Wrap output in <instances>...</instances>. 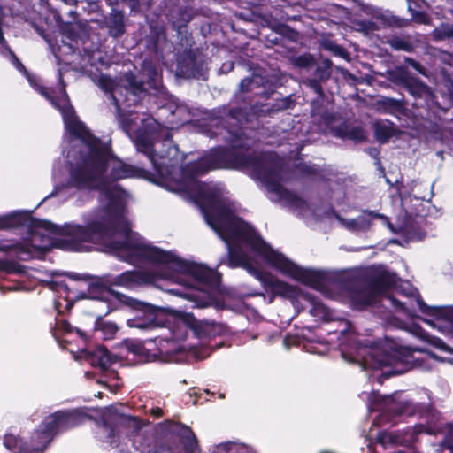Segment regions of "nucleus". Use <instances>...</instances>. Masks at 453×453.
<instances>
[{
	"label": "nucleus",
	"instance_id": "obj_25",
	"mask_svg": "<svg viewBox=\"0 0 453 453\" xmlns=\"http://www.w3.org/2000/svg\"><path fill=\"white\" fill-rule=\"evenodd\" d=\"M303 297L311 304V313L313 316L327 319L329 314L328 308L317 296L313 294L306 293Z\"/></svg>",
	"mask_w": 453,
	"mask_h": 453
},
{
	"label": "nucleus",
	"instance_id": "obj_20",
	"mask_svg": "<svg viewBox=\"0 0 453 453\" xmlns=\"http://www.w3.org/2000/svg\"><path fill=\"white\" fill-rule=\"evenodd\" d=\"M418 307L423 314L434 319H445L453 324V310L444 306H429L422 299L420 295L417 297Z\"/></svg>",
	"mask_w": 453,
	"mask_h": 453
},
{
	"label": "nucleus",
	"instance_id": "obj_50",
	"mask_svg": "<svg viewBox=\"0 0 453 453\" xmlns=\"http://www.w3.org/2000/svg\"><path fill=\"white\" fill-rule=\"evenodd\" d=\"M409 63H410V65H411L414 69H416L417 71H418V72H419V73H423V69H422L421 65H420L418 63L415 62L414 60H409Z\"/></svg>",
	"mask_w": 453,
	"mask_h": 453
},
{
	"label": "nucleus",
	"instance_id": "obj_22",
	"mask_svg": "<svg viewBox=\"0 0 453 453\" xmlns=\"http://www.w3.org/2000/svg\"><path fill=\"white\" fill-rule=\"evenodd\" d=\"M93 330L94 332H100L104 340H111L114 338L119 327L114 322L107 321L104 317L99 316L95 321Z\"/></svg>",
	"mask_w": 453,
	"mask_h": 453
},
{
	"label": "nucleus",
	"instance_id": "obj_39",
	"mask_svg": "<svg viewBox=\"0 0 453 453\" xmlns=\"http://www.w3.org/2000/svg\"><path fill=\"white\" fill-rule=\"evenodd\" d=\"M366 216L368 218L367 223L369 225H376L377 220H380V224H381V225L388 224L387 219L383 216L373 214V213H368Z\"/></svg>",
	"mask_w": 453,
	"mask_h": 453
},
{
	"label": "nucleus",
	"instance_id": "obj_8",
	"mask_svg": "<svg viewBox=\"0 0 453 453\" xmlns=\"http://www.w3.org/2000/svg\"><path fill=\"white\" fill-rule=\"evenodd\" d=\"M120 303L128 307L133 317L127 319V326L131 328L154 329L164 325L165 309L140 301L127 295H119Z\"/></svg>",
	"mask_w": 453,
	"mask_h": 453
},
{
	"label": "nucleus",
	"instance_id": "obj_37",
	"mask_svg": "<svg viewBox=\"0 0 453 453\" xmlns=\"http://www.w3.org/2000/svg\"><path fill=\"white\" fill-rule=\"evenodd\" d=\"M144 72H147L148 76V83L152 88H157L158 86V74L155 68L150 67L148 70L144 69Z\"/></svg>",
	"mask_w": 453,
	"mask_h": 453
},
{
	"label": "nucleus",
	"instance_id": "obj_33",
	"mask_svg": "<svg viewBox=\"0 0 453 453\" xmlns=\"http://www.w3.org/2000/svg\"><path fill=\"white\" fill-rule=\"evenodd\" d=\"M441 453H453V425L449 426L441 443Z\"/></svg>",
	"mask_w": 453,
	"mask_h": 453
},
{
	"label": "nucleus",
	"instance_id": "obj_43",
	"mask_svg": "<svg viewBox=\"0 0 453 453\" xmlns=\"http://www.w3.org/2000/svg\"><path fill=\"white\" fill-rule=\"evenodd\" d=\"M364 10L365 12L369 13V14H372L373 18H376V19H382V14L377 11V10H374L372 7L371 6H365L364 7Z\"/></svg>",
	"mask_w": 453,
	"mask_h": 453
},
{
	"label": "nucleus",
	"instance_id": "obj_59",
	"mask_svg": "<svg viewBox=\"0 0 453 453\" xmlns=\"http://www.w3.org/2000/svg\"><path fill=\"white\" fill-rule=\"evenodd\" d=\"M392 400V397L391 396H387L385 399H384V402L385 403H390Z\"/></svg>",
	"mask_w": 453,
	"mask_h": 453
},
{
	"label": "nucleus",
	"instance_id": "obj_41",
	"mask_svg": "<svg viewBox=\"0 0 453 453\" xmlns=\"http://www.w3.org/2000/svg\"><path fill=\"white\" fill-rule=\"evenodd\" d=\"M60 326H61V329L63 330V332L65 334H72L74 332V329H75V326H73L69 321H67L66 319H63L61 322H60Z\"/></svg>",
	"mask_w": 453,
	"mask_h": 453
},
{
	"label": "nucleus",
	"instance_id": "obj_15",
	"mask_svg": "<svg viewBox=\"0 0 453 453\" xmlns=\"http://www.w3.org/2000/svg\"><path fill=\"white\" fill-rule=\"evenodd\" d=\"M375 298L383 294L395 285V278L394 273L388 271L380 272L376 274L366 283Z\"/></svg>",
	"mask_w": 453,
	"mask_h": 453
},
{
	"label": "nucleus",
	"instance_id": "obj_14",
	"mask_svg": "<svg viewBox=\"0 0 453 453\" xmlns=\"http://www.w3.org/2000/svg\"><path fill=\"white\" fill-rule=\"evenodd\" d=\"M88 286V296L90 299L103 300L105 293L114 296L120 303V296L122 293L111 288L109 275L103 277H92Z\"/></svg>",
	"mask_w": 453,
	"mask_h": 453
},
{
	"label": "nucleus",
	"instance_id": "obj_53",
	"mask_svg": "<svg viewBox=\"0 0 453 453\" xmlns=\"http://www.w3.org/2000/svg\"><path fill=\"white\" fill-rule=\"evenodd\" d=\"M147 125L151 127H154V128H156L158 126L157 123L153 119H148V124Z\"/></svg>",
	"mask_w": 453,
	"mask_h": 453
},
{
	"label": "nucleus",
	"instance_id": "obj_49",
	"mask_svg": "<svg viewBox=\"0 0 453 453\" xmlns=\"http://www.w3.org/2000/svg\"><path fill=\"white\" fill-rule=\"evenodd\" d=\"M311 62V58L308 57H301L298 58V64L300 65H308Z\"/></svg>",
	"mask_w": 453,
	"mask_h": 453
},
{
	"label": "nucleus",
	"instance_id": "obj_55",
	"mask_svg": "<svg viewBox=\"0 0 453 453\" xmlns=\"http://www.w3.org/2000/svg\"><path fill=\"white\" fill-rule=\"evenodd\" d=\"M63 2H65L66 4H69L72 6H75L78 4L77 0H63Z\"/></svg>",
	"mask_w": 453,
	"mask_h": 453
},
{
	"label": "nucleus",
	"instance_id": "obj_28",
	"mask_svg": "<svg viewBox=\"0 0 453 453\" xmlns=\"http://www.w3.org/2000/svg\"><path fill=\"white\" fill-rule=\"evenodd\" d=\"M338 135L355 142H362L366 138V133L361 127L346 128L344 132L340 133Z\"/></svg>",
	"mask_w": 453,
	"mask_h": 453
},
{
	"label": "nucleus",
	"instance_id": "obj_44",
	"mask_svg": "<svg viewBox=\"0 0 453 453\" xmlns=\"http://www.w3.org/2000/svg\"><path fill=\"white\" fill-rule=\"evenodd\" d=\"M74 332L78 334V336L84 342H87L89 341L90 336L83 330L75 327Z\"/></svg>",
	"mask_w": 453,
	"mask_h": 453
},
{
	"label": "nucleus",
	"instance_id": "obj_48",
	"mask_svg": "<svg viewBox=\"0 0 453 453\" xmlns=\"http://www.w3.org/2000/svg\"><path fill=\"white\" fill-rule=\"evenodd\" d=\"M311 85L318 94H319V95L322 94V88H321L320 85L316 81H311Z\"/></svg>",
	"mask_w": 453,
	"mask_h": 453
},
{
	"label": "nucleus",
	"instance_id": "obj_51",
	"mask_svg": "<svg viewBox=\"0 0 453 453\" xmlns=\"http://www.w3.org/2000/svg\"><path fill=\"white\" fill-rule=\"evenodd\" d=\"M303 173H305V174H312V173L315 172V170H314V168H313V167H311V166H309V165H303Z\"/></svg>",
	"mask_w": 453,
	"mask_h": 453
},
{
	"label": "nucleus",
	"instance_id": "obj_29",
	"mask_svg": "<svg viewBox=\"0 0 453 453\" xmlns=\"http://www.w3.org/2000/svg\"><path fill=\"white\" fill-rule=\"evenodd\" d=\"M177 319L188 328L196 331L199 327V321L192 313L178 312Z\"/></svg>",
	"mask_w": 453,
	"mask_h": 453
},
{
	"label": "nucleus",
	"instance_id": "obj_12",
	"mask_svg": "<svg viewBox=\"0 0 453 453\" xmlns=\"http://www.w3.org/2000/svg\"><path fill=\"white\" fill-rule=\"evenodd\" d=\"M0 226H57L52 223L34 218L28 211H16L0 216Z\"/></svg>",
	"mask_w": 453,
	"mask_h": 453
},
{
	"label": "nucleus",
	"instance_id": "obj_62",
	"mask_svg": "<svg viewBox=\"0 0 453 453\" xmlns=\"http://www.w3.org/2000/svg\"><path fill=\"white\" fill-rule=\"evenodd\" d=\"M409 1V9L411 11V0H408Z\"/></svg>",
	"mask_w": 453,
	"mask_h": 453
},
{
	"label": "nucleus",
	"instance_id": "obj_32",
	"mask_svg": "<svg viewBox=\"0 0 453 453\" xmlns=\"http://www.w3.org/2000/svg\"><path fill=\"white\" fill-rule=\"evenodd\" d=\"M433 35L436 40L453 38V27L449 25H441L434 29Z\"/></svg>",
	"mask_w": 453,
	"mask_h": 453
},
{
	"label": "nucleus",
	"instance_id": "obj_3",
	"mask_svg": "<svg viewBox=\"0 0 453 453\" xmlns=\"http://www.w3.org/2000/svg\"><path fill=\"white\" fill-rule=\"evenodd\" d=\"M120 260L132 265L142 262L161 265L168 270L167 278L178 279L180 275H187L212 288H218L221 282V276L215 270L183 259L173 251L145 243L143 237L133 228L126 231Z\"/></svg>",
	"mask_w": 453,
	"mask_h": 453
},
{
	"label": "nucleus",
	"instance_id": "obj_11",
	"mask_svg": "<svg viewBox=\"0 0 453 453\" xmlns=\"http://www.w3.org/2000/svg\"><path fill=\"white\" fill-rule=\"evenodd\" d=\"M266 290H270L272 296L270 302L274 300L275 296H280L284 299L296 300L301 290L298 287L293 286L286 281L279 280L269 272L257 273V278Z\"/></svg>",
	"mask_w": 453,
	"mask_h": 453
},
{
	"label": "nucleus",
	"instance_id": "obj_46",
	"mask_svg": "<svg viewBox=\"0 0 453 453\" xmlns=\"http://www.w3.org/2000/svg\"><path fill=\"white\" fill-rule=\"evenodd\" d=\"M381 104L385 106V107H388V108H394V107H396L397 106V102L393 100V99H389V98H385L381 101Z\"/></svg>",
	"mask_w": 453,
	"mask_h": 453
},
{
	"label": "nucleus",
	"instance_id": "obj_13",
	"mask_svg": "<svg viewBox=\"0 0 453 453\" xmlns=\"http://www.w3.org/2000/svg\"><path fill=\"white\" fill-rule=\"evenodd\" d=\"M349 298L352 309L364 311L369 306H372L377 299L366 284H352L348 288Z\"/></svg>",
	"mask_w": 453,
	"mask_h": 453
},
{
	"label": "nucleus",
	"instance_id": "obj_56",
	"mask_svg": "<svg viewBox=\"0 0 453 453\" xmlns=\"http://www.w3.org/2000/svg\"><path fill=\"white\" fill-rule=\"evenodd\" d=\"M73 302H70V301H68V302H67V303H66V305H65V309H66L67 311H70V310L73 308Z\"/></svg>",
	"mask_w": 453,
	"mask_h": 453
},
{
	"label": "nucleus",
	"instance_id": "obj_30",
	"mask_svg": "<svg viewBox=\"0 0 453 453\" xmlns=\"http://www.w3.org/2000/svg\"><path fill=\"white\" fill-rule=\"evenodd\" d=\"M22 265L12 260H0V271L6 273H19L22 272Z\"/></svg>",
	"mask_w": 453,
	"mask_h": 453
},
{
	"label": "nucleus",
	"instance_id": "obj_42",
	"mask_svg": "<svg viewBox=\"0 0 453 453\" xmlns=\"http://www.w3.org/2000/svg\"><path fill=\"white\" fill-rule=\"evenodd\" d=\"M212 304V299L208 297L206 299H197L196 300V306L197 308H205L209 307Z\"/></svg>",
	"mask_w": 453,
	"mask_h": 453
},
{
	"label": "nucleus",
	"instance_id": "obj_21",
	"mask_svg": "<svg viewBox=\"0 0 453 453\" xmlns=\"http://www.w3.org/2000/svg\"><path fill=\"white\" fill-rule=\"evenodd\" d=\"M97 426L102 433V441L109 443L112 447H118L119 441V434L113 422L105 418L97 421Z\"/></svg>",
	"mask_w": 453,
	"mask_h": 453
},
{
	"label": "nucleus",
	"instance_id": "obj_10",
	"mask_svg": "<svg viewBox=\"0 0 453 453\" xmlns=\"http://www.w3.org/2000/svg\"><path fill=\"white\" fill-rule=\"evenodd\" d=\"M160 436L180 453H201L192 428L180 421L165 420L160 424Z\"/></svg>",
	"mask_w": 453,
	"mask_h": 453
},
{
	"label": "nucleus",
	"instance_id": "obj_5",
	"mask_svg": "<svg viewBox=\"0 0 453 453\" xmlns=\"http://www.w3.org/2000/svg\"><path fill=\"white\" fill-rule=\"evenodd\" d=\"M234 167H244L251 176L260 180L267 188L274 192L279 198L285 200L290 205L302 209L305 201L296 194L285 189L280 180H281V161L272 154L250 157L247 155L238 156V162Z\"/></svg>",
	"mask_w": 453,
	"mask_h": 453
},
{
	"label": "nucleus",
	"instance_id": "obj_16",
	"mask_svg": "<svg viewBox=\"0 0 453 453\" xmlns=\"http://www.w3.org/2000/svg\"><path fill=\"white\" fill-rule=\"evenodd\" d=\"M127 352L133 354L134 361L137 364H144L156 360L157 355L152 354L148 349L145 348L142 341L134 339H126L123 342Z\"/></svg>",
	"mask_w": 453,
	"mask_h": 453
},
{
	"label": "nucleus",
	"instance_id": "obj_31",
	"mask_svg": "<svg viewBox=\"0 0 453 453\" xmlns=\"http://www.w3.org/2000/svg\"><path fill=\"white\" fill-rule=\"evenodd\" d=\"M392 128L386 124H376L374 134L380 142L387 141L392 135Z\"/></svg>",
	"mask_w": 453,
	"mask_h": 453
},
{
	"label": "nucleus",
	"instance_id": "obj_24",
	"mask_svg": "<svg viewBox=\"0 0 453 453\" xmlns=\"http://www.w3.org/2000/svg\"><path fill=\"white\" fill-rule=\"evenodd\" d=\"M4 446L16 453H29V448L23 444L22 439L19 436L12 434H6L3 439Z\"/></svg>",
	"mask_w": 453,
	"mask_h": 453
},
{
	"label": "nucleus",
	"instance_id": "obj_60",
	"mask_svg": "<svg viewBox=\"0 0 453 453\" xmlns=\"http://www.w3.org/2000/svg\"><path fill=\"white\" fill-rule=\"evenodd\" d=\"M203 322H204V324H206V325H214V321L204 320Z\"/></svg>",
	"mask_w": 453,
	"mask_h": 453
},
{
	"label": "nucleus",
	"instance_id": "obj_61",
	"mask_svg": "<svg viewBox=\"0 0 453 453\" xmlns=\"http://www.w3.org/2000/svg\"><path fill=\"white\" fill-rule=\"evenodd\" d=\"M160 132H161V133H165V134H166V136L168 137V131H167V130L161 128V129H160Z\"/></svg>",
	"mask_w": 453,
	"mask_h": 453
},
{
	"label": "nucleus",
	"instance_id": "obj_34",
	"mask_svg": "<svg viewBox=\"0 0 453 453\" xmlns=\"http://www.w3.org/2000/svg\"><path fill=\"white\" fill-rule=\"evenodd\" d=\"M126 81L130 86V88L132 91H128L127 88H126L127 92L129 94V96H134L137 92H142L143 91V83L140 81H136L134 75L132 73H128L126 75Z\"/></svg>",
	"mask_w": 453,
	"mask_h": 453
},
{
	"label": "nucleus",
	"instance_id": "obj_54",
	"mask_svg": "<svg viewBox=\"0 0 453 453\" xmlns=\"http://www.w3.org/2000/svg\"><path fill=\"white\" fill-rule=\"evenodd\" d=\"M61 303L59 301H55L54 307L58 311V314H62V311H60Z\"/></svg>",
	"mask_w": 453,
	"mask_h": 453
},
{
	"label": "nucleus",
	"instance_id": "obj_23",
	"mask_svg": "<svg viewBox=\"0 0 453 453\" xmlns=\"http://www.w3.org/2000/svg\"><path fill=\"white\" fill-rule=\"evenodd\" d=\"M96 82L102 89L111 92V97L114 101L116 107L119 109L120 104L118 96L121 94V89L115 86V81L107 75H100L97 78Z\"/></svg>",
	"mask_w": 453,
	"mask_h": 453
},
{
	"label": "nucleus",
	"instance_id": "obj_17",
	"mask_svg": "<svg viewBox=\"0 0 453 453\" xmlns=\"http://www.w3.org/2000/svg\"><path fill=\"white\" fill-rule=\"evenodd\" d=\"M145 276L146 274L143 272L128 270L116 276L109 275V280L111 288L113 286H119L130 288L134 285H140L145 280Z\"/></svg>",
	"mask_w": 453,
	"mask_h": 453
},
{
	"label": "nucleus",
	"instance_id": "obj_52",
	"mask_svg": "<svg viewBox=\"0 0 453 453\" xmlns=\"http://www.w3.org/2000/svg\"><path fill=\"white\" fill-rule=\"evenodd\" d=\"M331 49H332V50L334 51V53H335V54H337V55H340V56H343V55H344V50H343V49H342V48H341V47H338V46H336V45H335V46L332 47Z\"/></svg>",
	"mask_w": 453,
	"mask_h": 453
},
{
	"label": "nucleus",
	"instance_id": "obj_57",
	"mask_svg": "<svg viewBox=\"0 0 453 453\" xmlns=\"http://www.w3.org/2000/svg\"><path fill=\"white\" fill-rule=\"evenodd\" d=\"M76 15H77L76 11H70L69 12V16L72 17L73 19H75Z\"/></svg>",
	"mask_w": 453,
	"mask_h": 453
},
{
	"label": "nucleus",
	"instance_id": "obj_18",
	"mask_svg": "<svg viewBox=\"0 0 453 453\" xmlns=\"http://www.w3.org/2000/svg\"><path fill=\"white\" fill-rule=\"evenodd\" d=\"M393 233L400 234L398 238L391 239L388 243H394L402 247L410 242H418L424 239L426 232L424 228H389Z\"/></svg>",
	"mask_w": 453,
	"mask_h": 453
},
{
	"label": "nucleus",
	"instance_id": "obj_64",
	"mask_svg": "<svg viewBox=\"0 0 453 453\" xmlns=\"http://www.w3.org/2000/svg\"><path fill=\"white\" fill-rule=\"evenodd\" d=\"M85 296H86V294H82V295L81 296V298H84Z\"/></svg>",
	"mask_w": 453,
	"mask_h": 453
},
{
	"label": "nucleus",
	"instance_id": "obj_27",
	"mask_svg": "<svg viewBox=\"0 0 453 453\" xmlns=\"http://www.w3.org/2000/svg\"><path fill=\"white\" fill-rule=\"evenodd\" d=\"M404 81L410 92L416 96H423L430 93L428 87L418 81L407 80L404 78Z\"/></svg>",
	"mask_w": 453,
	"mask_h": 453
},
{
	"label": "nucleus",
	"instance_id": "obj_9",
	"mask_svg": "<svg viewBox=\"0 0 453 453\" xmlns=\"http://www.w3.org/2000/svg\"><path fill=\"white\" fill-rule=\"evenodd\" d=\"M273 269L316 290L325 288L330 280L326 271L301 267L279 251Z\"/></svg>",
	"mask_w": 453,
	"mask_h": 453
},
{
	"label": "nucleus",
	"instance_id": "obj_45",
	"mask_svg": "<svg viewBox=\"0 0 453 453\" xmlns=\"http://www.w3.org/2000/svg\"><path fill=\"white\" fill-rule=\"evenodd\" d=\"M413 18L420 23H426L427 22V17L426 14L420 12H415L413 13Z\"/></svg>",
	"mask_w": 453,
	"mask_h": 453
},
{
	"label": "nucleus",
	"instance_id": "obj_26",
	"mask_svg": "<svg viewBox=\"0 0 453 453\" xmlns=\"http://www.w3.org/2000/svg\"><path fill=\"white\" fill-rule=\"evenodd\" d=\"M219 453H257L251 447L243 443L225 442L218 445Z\"/></svg>",
	"mask_w": 453,
	"mask_h": 453
},
{
	"label": "nucleus",
	"instance_id": "obj_2",
	"mask_svg": "<svg viewBox=\"0 0 453 453\" xmlns=\"http://www.w3.org/2000/svg\"><path fill=\"white\" fill-rule=\"evenodd\" d=\"M19 244L20 253L30 257L44 255L51 249L71 252H88L93 244L120 260L126 231L131 228H27Z\"/></svg>",
	"mask_w": 453,
	"mask_h": 453
},
{
	"label": "nucleus",
	"instance_id": "obj_4",
	"mask_svg": "<svg viewBox=\"0 0 453 453\" xmlns=\"http://www.w3.org/2000/svg\"><path fill=\"white\" fill-rule=\"evenodd\" d=\"M225 242L227 247V265L230 268L242 267L256 278L261 270L252 265L249 256L242 246L249 247L253 252L261 257L273 269L278 251L273 249L256 228H212Z\"/></svg>",
	"mask_w": 453,
	"mask_h": 453
},
{
	"label": "nucleus",
	"instance_id": "obj_40",
	"mask_svg": "<svg viewBox=\"0 0 453 453\" xmlns=\"http://www.w3.org/2000/svg\"><path fill=\"white\" fill-rule=\"evenodd\" d=\"M64 274L73 280L89 281L92 279V276L88 274H80L77 273H65Z\"/></svg>",
	"mask_w": 453,
	"mask_h": 453
},
{
	"label": "nucleus",
	"instance_id": "obj_1",
	"mask_svg": "<svg viewBox=\"0 0 453 453\" xmlns=\"http://www.w3.org/2000/svg\"><path fill=\"white\" fill-rule=\"evenodd\" d=\"M154 139L155 134L152 132L140 134L136 138V147L139 151L148 156L155 170L165 179L164 185L168 190L178 193L196 204L210 226H249L232 209L220 188L199 183L195 178V173L227 167L221 160L225 157V151L216 150L203 158L199 163L202 168L192 164L186 169H176L173 164L169 163L166 155L154 153ZM176 152L175 146L170 147L168 157Z\"/></svg>",
	"mask_w": 453,
	"mask_h": 453
},
{
	"label": "nucleus",
	"instance_id": "obj_58",
	"mask_svg": "<svg viewBox=\"0 0 453 453\" xmlns=\"http://www.w3.org/2000/svg\"><path fill=\"white\" fill-rule=\"evenodd\" d=\"M395 47L398 48V49H406L404 46H403V43H398L397 42H395Z\"/></svg>",
	"mask_w": 453,
	"mask_h": 453
},
{
	"label": "nucleus",
	"instance_id": "obj_35",
	"mask_svg": "<svg viewBox=\"0 0 453 453\" xmlns=\"http://www.w3.org/2000/svg\"><path fill=\"white\" fill-rule=\"evenodd\" d=\"M394 416L400 417L405 413L412 414L413 408L410 403H403L401 404H394L389 408Z\"/></svg>",
	"mask_w": 453,
	"mask_h": 453
},
{
	"label": "nucleus",
	"instance_id": "obj_36",
	"mask_svg": "<svg viewBox=\"0 0 453 453\" xmlns=\"http://www.w3.org/2000/svg\"><path fill=\"white\" fill-rule=\"evenodd\" d=\"M47 285L52 291H58L60 289H63L66 293H69L70 291L65 280H50L47 283Z\"/></svg>",
	"mask_w": 453,
	"mask_h": 453
},
{
	"label": "nucleus",
	"instance_id": "obj_19",
	"mask_svg": "<svg viewBox=\"0 0 453 453\" xmlns=\"http://www.w3.org/2000/svg\"><path fill=\"white\" fill-rule=\"evenodd\" d=\"M86 360L92 366L99 367L103 371L108 370L113 364L111 354L105 346H99L93 351L87 352Z\"/></svg>",
	"mask_w": 453,
	"mask_h": 453
},
{
	"label": "nucleus",
	"instance_id": "obj_63",
	"mask_svg": "<svg viewBox=\"0 0 453 453\" xmlns=\"http://www.w3.org/2000/svg\"><path fill=\"white\" fill-rule=\"evenodd\" d=\"M166 142V146H170V142L169 141H165Z\"/></svg>",
	"mask_w": 453,
	"mask_h": 453
},
{
	"label": "nucleus",
	"instance_id": "obj_7",
	"mask_svg": "<svg viewBox=\"0 0 453 453\" xmlns=\"http://www.w3.org/2000/svg\"><path fill=\"white\" fill-rule=\"evenodd\" d=\"M370 355L374 361V368L391 367L389 375L402 374L411 368L413 350L399 345L396 342L385 337L382 348L371 349Z\"/></svg>",
	"mask_w": 453,
	"mask_h": 453
},
{
	"label": "nucleus",
	"instance_id": "obj_47",
	"mask_svg": "<svg viewBox=\"0 0 453 453\" xmlns=\"http://www.w3.org/2000/svg\"><path fill=\"white\" fill-rule=\"evenodd\" d=\"M150 414L154 417V418H159L161 417H163L164 415V411L161 408L159 407H154L151 409L150 411Z\"/></svg>",
	"mask_w": 453,
	"mask_h": 453
},
{
	"label": "nucleus",
	"instance_id": "obj_38",
	"mask_svg": "<svg viewBox=\"0 0 453 453\" xmlns=\"http://www.w3.org/2000/svg\"><path fill=\"white\" fill-rule=\"evenodd\" d=\"M389 299L391 300V303H392L393 306L396 310L402 311L403 313H405L409 317H413L414 316L412 314V312L405 306V304L403 302L397 300L394 296H390Z\"/></svg>",
	"mask_w": 453,
	"mask_h": 453
},
{
	"label": "nucleus",
	"instance_id": "obj_6",
	"mask_svg": "<svg viewBox=\"0 0 453 453\" xmlns=\"http://www.w3.org/2000/svg\"><path fill=\"white\" fill-rule=\"evenodd\" d=\"M87 418L91 417L78 409L58 410L50 414L32 434L29 453H42L57 434L81 426Z\"/></svg>",
	"mask_w": 453,
	"mask_h": 453
}]
</instances>
